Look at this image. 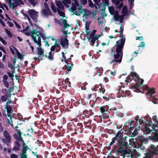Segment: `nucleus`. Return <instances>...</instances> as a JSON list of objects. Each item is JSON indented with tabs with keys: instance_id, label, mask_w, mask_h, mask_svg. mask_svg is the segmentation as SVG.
Masks as SVG:
<instances>
[{
	"instance_id": "1",
	"label": "nucleus",
	"mask_w": 158,
	"mask_h": 158,
	"mask_svg": "<svg viewBox=\"0 0 158 158\" xmlns=\"http://www.w3.org/2000/svg\"><path fill=\"white\" fill-rule=\"evenodd\" d=\"M127 79L128 80L131 79L135 80L137 83L135 85H133L132 88L137 92H140V89L143 88V89L148 90V92L147 93V94L150 96V98L149 99L152 101L153 103L155 104L158 103V102L155 101L157 99L154 96H152V95L155 92L154 89H149L147 86H145L143 88V83L144 80L143 79H140L139 75L137 73L134 72H132L131 74L128 76Z\"/></svg>"
},
{
	"instance_id": "2",
	"label": "nucleus",
	"mask_w": 158,
	"mask_h": 158,
	"mask_svg": "<svg viewBox=\"0 0 158 158\" xmlns=\"http://www.w3.org/2000/svg\"><path fill=\"white\" fill-rule=\"evenodd\" d=\"M125 42V39L123 38L119 41H117L115 45L116 53L114 55V59L110 62V64H112L113 65H115L118 64H120L122 60L123 52L122 49Z\"/></svg>"
},
{
	"instance_id": "3",
	"label": "nucleus",
	"mask_w": 158,
	"mask_h": 158,
	"mask_svg": "<svg viewBox=\"0 0 158 158\" xmlns=\"http://www.w3.org/2000/svg\"><path fill=\"white\" fill-rule=\"evenodd\" d=\"M74 3H72L71 7L69 9V10L73 13V14L79 16L81 14L83 15V17L86 18L90 14V12L86 9H82V6L79 5L77 0L73 1Z\"/></svg>"
},
{
	"instance_id": "4",
	"label": "nucleus",
	"mask_w": 158,
	"mask_h": 158,
	"mask_svg": "<svg viewBox=\"0 0 158 158\" xmlns=\"http://www.w3.org/2000/svg\"><path fill=\"white\" fill-rule=\"evenodd\" d=\"M62 23L64 24L63 31L64 32V35L60 37V42L61 45L62 47L64 48H67L69 46V40L67 39V34H69L70 32V30L71 29V27L69 24L67 23V20L65 19H63Z\"/></svg>"
},
{
	"instance_id": "5",
	"label": "nucleus",
	"mask_w": 158,
	"mask_h": 158,
	"mask_svg": "<svg viewBox=\"0 0 158 158\" xmlns=\"http://www.w3.org/2000/svg\"><path fill=\"white\" fill-rule=\"evenodd\" d=\"M30 30V32H26L25 34L27 35H29L30 34L34 42L39 46L41 45V38L40 35H41L43 32V29L38 26H35L34 30Z\"/></svg>"
},
{
	"instance_id": "6",
	"label": "nucleus",
	"mask_w": 158,
	"mask_h": 158,
	"mask_svg": "<svg viewBox=\"0 0 158 158\" xmlns=\"http://www.w3.org/2000/svg\"><path fill=\"white\" fill-rule=\"evenodd\" d=\"M17 133L19 136L16 134H15L13 135L14 138L18 141H21L23 143V147L22 153L20 154V157L21 158H27V155L26 154V151L29 149L28 147L24 142L23 138L21 136L22 133L19 130H16Z\"/></svg>"
},
{
	"instance_id": "7",
	"label": "nucleus",
	"mask_w": 158,
	"mask_h": 158,
	"mask_svg": "<svg viewBox=\"0 0 158 158\" xmlns=\"http://www.w3.org/2000/svg\"><path fill=\"white\" fill-rule=\"evenodd\" d=\"M118 151L121 153L123 157L127 155V157H131L132 158H138L140 155L136 151H131L128 149L123 150V146H121L118 149Z\"/></svg>"
},
{
	"instance_id": "8",
	"label": "nucleus",
	"mask_w": 158,
	"mask_h": 158,
	"mask_svg": "<svg viewBox=\"0 0 158 158\" xmlns=\"http://www.w3.org/2000/svg\"><path fill=\"white\" fill-rule=\"evenodd\" d=\"M94 2L96 5L101 8L102 10H104L105 7L108 6L109 4V0H93Z\"/></svg>"
},
{
	"instance_id": "9",
	"label": "nucleus",
	"mask_w": 158,
	"mask_h": 158,
	"mask_svg": "<svg viewBox=\"0 0 158 158\" xmlns=\"http://www.w3.org/2000/svg\"><path fill=\"white\" fill-rule=\"evenodd\" d=\"M158 147V145L156 147L154 145L151 144L150 146L151 150L149 153L145 155V157H143V158H151V157L155 155L158 154V150L157 149V148Z\"/></svg>"
},
{
	"instance_id": "10",
	"label": "nucleus",
	"mask_w": 158,
	"mask_h": 158,
	"mask_svg": "<svg viewBox=\"0 0 158 158\" xmlns=\"http://www.w3.org/2000/svg\"><path fill=\"white\" fill-rule=\"evenodd\" d=\"M29 16L34 22H37L39 12L33 9H29L27 11Z\"/></svg>"
},
{
	"instance_id": "11",
	"label": "nucleus",
	"mask_w": 158,
	"mask_h": 158,
	"mask_svg": "<svg viewBox=\"0 0 158 158\" xmlns=\"http://www.w3.org/2000/svg\"><path fill=\"white\" fill-rule=\"evenodd\" d=\"M8 3L10 8L13 9L17 6L19 3L23 4V2L21 0H5Z\"/></svg>"
},
{
	"instance_id": "12",
	"label": "nucleus",
	"mask_w": 158,
	"mask_h": 158,
	"mask_svg": "<svg viewBox=\"0 0 158 158\" xmlns=\"http://www.w3.org/2000/svg\"><path fill=\"white\" fill-rule=\"evenodd\" d=\"M3 134L5 139H2V141L3 143L8 145L9 143L10 142L11 137L9 132L6 131H4L3 132Z\"/></svg>"
},
{
	"instance_id": "13",
	"label": "nucleus",
	"mask_w": 158,
	"mask_h": 158,
	"mask_svg": "<svg viewBox=\"0 0 158 158\" xmlns=\"http://www.w3.org/2000/svg\"><path fill=\"white\" fill-rule=\"evenodd\" d=\"M100 37V35L97 36V35H95L93 33H91L90 36V39H91V41L93 45L94 44V42L96 41L98 38Z\"/></svg>"
},
{
	"instance_id": "14",
	"label": "nucleus",
	"mask_w": 158,
	"mask_h": 158,
	"mask_svg": "<svg viewBox=\"0 0 158 158\" xmlns=\"http://www.w3.org/2000/svg\"><path fill=\"white\" fill-rule=\"evenodd\" d=\"M41 13L42 15L46 17L51 15V12L49 9H43L41 10Z\"/></svg>"
},
{
	"instance_id": "15",
	"label": "nucleus",
	"mask_w": 158,
	"mask_h": 158,
	"mask_svg": "<svg viewBox=\"0 0 158 158\" xmlns=\"http://www.w3.org/2000/svg\"><path fill=\"white\" fill-rule=\"evenodd\" d=\"M114 18L116 21H119L120 23H121L123 22L124 17L122 15H118V12L117 14L114 15Z\"/></svg>"
},
{
	"instance_id": "16",
	"label": "nucleus",
	"mask_w": 158,
	"mask_h": 158,
	"mask_svg": "<svg viewBox=\"0 0 158 158\" xmlns=\"http://www.w3.org/2000/svg\"><path fill=\"white\" fill-rule=\"evenodd\" d=\"M4 110L5 112V113H4L5 115L6 114V113H5L6 112V114L8 116V117H10L11 118V117H10V112L11 110V108L10 106H7L6 107L4 108Z\"/></svg>"
},
{
	"instance_id": "17",
	"label": "nucleus",
	"mask_w": 158,
	"mask_h": 158,
	"mask_svg": "<svg viewBox=\"0 0 158 158\" xmlns=\"http://www.w3.org/2000/svg\"><path fill=\"white\" fill-rule=\"evenodd\" d=\"M15 25L17 28H18V30L22 32H27L28 29V26L27 25L26 27L23 25V29L22 30L20 29V26L17 23H15Z\"/></svg>"
},
{
	"instance_id": "18",
	"label": "nucleus",
	"mask_w": 158,
	"mask_h": 158,
	"mask_svg": "<svg viewBox=\"0 0 158 158\" xmlns=\"http://www.w3.org/2000/svg\"><path fill=\"white\" fill-rule=\"evenodd\" d=\"M108 10L111 15H115L118 12L117 10H115L114 7L112 6H108Z\"/></svg>"
},
{
	"instance_id": "19",
	"label": "nucleus",
	"mask_w": 158,
	"mask_h": 158,
	"mask_svg": "<svg viewBox=\"0 0 158 158\" xmlns=\"http://www.w3.org/2000/svg\"><path fill=\"white\" fill-rule=\"evenodd\" d=\"M122 16L123 17L127 16L128 15L127 8L126 6H124L122 10Z\"/></svg>"
},
{
	"instance_id": "20",
	"label": "nucleus",
	"mask_w": 158,
	"mask_h": 158,
	"mask_svg": "<svg viewBox=\"0 0 158 158\" xmlns=\"http://www.w3.org/2000/svg\"><path fill=\"white\" fill-rule=\"evenodd\" d=\"M21 13L24 16L23 18L24 19H27L30 23H31V20L30 17L28 16V15L23 11V10H22L21 11Z\"/></svg>"
},
{
	"instance_id": "21",
	"label": "nucleus",
	"mask_w": 158,
	"mask_h": 158,
	"mask_svg": "<svg viewBox=\"0 0 158 158\" xmlns=\"http://www.w3.org/2000/svg\"><path fill=\"white\" fill-rule=\"evenodd\" d=\"M56 5L57 6V9H64V6L62 2L59 1H56Z\"/></svg>"
},
{
	"instance_id": "22",
	"label": "nucleus",
	"mask_w": 158,
	"mask_h": 158,
	"mask_svg": "<svg viewBox=\"0 0 158 158\" xmlns=\"http://www.w3.org/2000/svg\"><path fill=\"white\" fill-rule=\"evenodd\" d=\"M41 45L40 46L39 45V47L38 48V55L42 57H43L44 55V51L43 49L41 48V47H40Z\"/></svg>"
},
{
	"instance_id": "23",
	"label": "nucleus",
	"mask_w": 158,
	"mask_h": 158,
	"mask_svg": "<svg viewBox=\"0 0 158 158\" xmlns=\"http://www.w3.org/2000/svg\"><path fill=\"white\" fill-rule=\"evenodd\" d=\"M135 120L137 123H139V124H140V125L144 123V122H146V121L140 119L139 117L138 116H136L135 117Z\"/></svg>"
},
{
	"instance_id": "24",
	"label": "nucleus",
	"mask_w": 158,
	"mask_h": 158,
	"mask_svg": "<svg viewBox=\"0 0 158 158\" xmlns=\"http://www.w3.org/2000/svg\"><path fill=\"white\" fill-rule=\"evenodd\" d=\"M134 122V121H128V122H127L125 123V126L126 127H127L129 129L133 127L132 124Z\"/></svg>"
},
{
	"instance_id": "25",
	"label": "nucleus",
	"mask_w": 158,
	"mask_h": 158,
	"mask_svg": "<svg viewBox=\"0 0 158 158\" xmlns=\"http://www.w3.org/2000/svg\"><path fill=\"white\" fill-rule=\"evenodd\" d=\"M57 11L59 15L60 16L62 17V18L65 17V13L64 12V9H58Z\"/></svg>"
},
{
	"instance_id": "26",
	"label": "nucleus",
	"mask_w": 158,
	"mask_h": 158,
	"mask_svg": "<svg viewBox=\"0 0 158 158\" xmlns=\"http://www.w3.org/2000/svg\"><path fill=\"white\" fill-rule=\"evenodd\" d=\"M10 51L13 55H14L16 52L18 51L17 49L14 47L12 45L10 47Z\"/></svg>"
},
{
	"instance_id": "27",
	"label": "nucleus",
	"mask_w": 158,
	"mask_h": 158,
	"mask_svg": "<svg viewBox=\"0 0 158 158\" xmlns=\"http://www.w3.org/2000/svg\"><path fill=\"white\" fill-rule=\"evenodd\" d=\"M20 145L19 143L17 141H15V145L13 148L14 150L18 151L19 149Z\"/></svg>"
},
{
	"instance_id": "28",
	"label": "nucleus",
	"mask_w": 158,
	"mask_h": 158,
	"mask_svg": "<svg viewBox=\"0 0 158 158\" xmlns=\"http://www.w3.org/2000/svg\"><path fill=\"white\" fill-rule=\"evenodd\" d=\"M88 2L89 4V6L93 8L94 7L96 9H97L98 8L99 6H98L97 5V6L96 5H94L93 3L91 0H88Z\"/></svg>"
},
{
	"instance_id": "29",
	"label": "nucleus",
	"mask_w": 158,
	"mask_h": 158,
	"mask_svg": "<svg viewBox=\"0 0 158 158\" xmlns=\"http://www.w3.org/2000/svg\"><path fill=\"white\" fill-rule=\"evenodd\" d=\"M63 2L65 6L67 7H69V9L70 8V6L67 4H69L71 3L70 0H63Z\"/></svg>"
},
{
	"instance_id": "30",
	"label": "nucleus",
	"mask_w": 158,
	"mask_h": 158,
	"mask_svg": "<svg viewBox=\"0 0 158 158\" xmlns=\"http://www.w3.org/2000/svg\"><path fill=\"white\" fill-rule=\"evenodd\" d=\"M46 56L50 60H52L53 59V55L52 54L51 52H50L48 53V55H46Z\"/></svg>"
},
{
	"instance_id": "31",
	"label": "nucleus",
	"mask_w": 158,
	"mask_h": 158,
	"mask_svg": "<svg viewBox=\"0 0 158 158\" xmlns=\"http://www.w3.org/2000/svg\"><path fill=\"white\" fill-rule=\"evenodd\" d=\"M67 65H66V69L68 71H70L72 69V67L73 65L72 64L68 63H67L66 64Z\"/></svg>"
},
{
	"instance_id": "32",
	"label": "nucleus",
	"mask_w": 158,
	"mask_h": 158,
	"mask_svg": "<svg viewBox=\"0 0 158 158\" xmlns=\"http://www.w3.org/2000/svg\"><path fill=\"white\" fill-rule=\"evenodd\" d=\"M100 85H95L94 86V87L92 88V89L93 91H98L99 88H100Z\"/></svg>"
},
{
	"instance_id": "33",
	"label": "nucleus",
	"mask_w": 158,
	"mask_h": 158,
	"mask_svg": "<svg viewBox=\"0 0 158 158\" xmlns=\"http://www.w3.org/2000/svg\"><path fill=\"white\" fill-rule=\"evenodd\" d=\"M153 120L154 122L156 123L154 125L157 124V126H158V121L157 119V117L156 115H155L153 116L152 117Z\"/></svg>"
},
{
	"instance_id": "34",
	"label": "nucleus",
	"mask_w": 158,
	"mask_h": 158,
	"mask_svg": "<svg viewBox=\"0 0 158 158\" xmlns=\"http://www.w3.org/2000/svg\"><path fill=\"white\" fill-rule=\"evenodd\" d=\"M29 1L33 6H35L37 4L36 0H30Z\"/></svg>"
},
{
	"instance_id": "35",
	"label": "nucleus",
	"mask_w": 158,
	"mask_h": 158,
	"mask_svg": "<svg viewBox=\"0 0 158 158\" xmlns=\"http://www.w3.org/2000/svg\"><path fill=\"white\" fill-rule=\"evenodd\" d=\"M51 8L52 11L56 13V12L57 10L55 5L53 3H51Z\"/></svg>"
},
{
	"instance_id": "36",
	"label": "nucleus",
	"mask_w": 158,
	"mask_h": 158,
	"mask_svg": "<svg viewBox=\"0 0 158 158\" xmlns=\"http://www.w3.org/2000/svg\"><path fill=\"white\" fill-rule=\"evenodd\" d=\"M7 96L6 95L2 96L1 97L2 101L3 102L6 101L7 100Z\"/></svg>"
},
{
	"instance_id": "37",
	"label": "nucleus",
	"mask_w": 158,
	"mask_h": 158,
	"mask_svg": "<svg viewBox=\"0 0 158 158\" xmlns=\"http://www.w3.org/2000/svg\"><path fill=\"white\" fill-rule=\"evenodd\" d=\"M102 116L103 118H106L108 117V115L106 113H104L102 114Z\"/></svg>"
},
{
	"instance_id": "38",
	"label": "nucleus",
	"mask_w": 158,
	"mask_h": 158,
	"mask_svg": "<svg viewBox=\"0 0 158 158\" xmlns=\"http://www.w3.org/2000/svg\"><path fill=\"white\" fill-rule=\"evenodd\" d=\"M96 69L97 71H98V73H102L103 69L102 68H97Z\"/></svg>"
},
{
	"instance_id": "39",
	"label": "nucleus",
	"mask_w": 158,
	"mask_h": 158,
	"mask_svg": "<svg viewBox=\"0 0 158 158\" xmlns=\"http://www.w3.org/2000/svg\"><path fill=\"white\" fill-rule=\"evenodd\" d=\"M99 90L100 93H102V94H103L105 91V89L102 88L101 86H100V88H99Z\"/></svg>"
},
{
	"instance_id": "40",
	"label": "nucleus",
	"mask_w": 158,
	"mask_h": 158,
	"mask_svg": "<svg viewBox=\"0 0 158 158\" xmlns=\"http://www.w3.org/2000/svg\"><path fill=\"white\" fill-rule=\"evenodd\" d=\"M105 107H101L100 108V110L101 113H104L105 112Z\"/></svg>"
},
{
	"instance_id": "41",
	"label": "nucleus",
	"mask_w": 158,
	"mask_h": 158,
	"mask_svg": "<svg viewBox=\"0 0 158 158\" xmlns=\"http://www.w3.org/2000/svg\"><path fill=\"white\" fill-rule=\"evenodd\" d=\"M6 33L9 36V37H11L12 36V35L10 32L7 29L5 30Z\"/></svg>"
},
{
	"instance_id": "42",
	"label": "nucleus",
	"mask_w": 158,
	"mask_h": 158,
	"mask_svg": "<svg viewBox=\"0 0 158 158\" xmlns=\"http://www.w3.org/2000/svg\"><path fill=\"white\" fill-rule=\"evenodd\" d=\"M16 55L17 56L18 58H21V56L20 53L18 51L16 52Z\"/></svg>"
},
{
	"instance_id": "43",
	"label": "nucleus",
	"mask_w": 158,
	"mask_h": 158,
	"mask_svg": "<svg viewBox=\"0 0 158 158\" xmlns=\"http://www.w3.org/2000/svg\"><path fill=\"white\" fill-rule=\"evenodd\" d=\"M0 41L2 42V43L4 45H6V41L0 36Z\"/></svg>"
},
{
	"instance_id": "44",
	"label": "nucleus",
	"mask_w": 158,
	"mask_h": 158,
	"mask_svg": "<svg viewBox=\"0 0 158 158\" xmlns=\"http://www.w3.org/2000/svg\"><path fill=\"white\" fill-rule=\"evenodd\" d=\"M3 81L5 86L7 88L8 87L9 85L8 82L6 81Z\"/></svg>"
},
{
	"instance_id": "45",
	"label": "nucleus",
	"mask_w": 158,
	"mask_h": 158,
	"mask_svg": "<svg viewBox=\"0 0 158 158\" xmlns=\"http://www.w3.org/2000/svg\"><path fill=\"white\" fill-rule=\"evenodd\" d=\"M10 117H11V118H10V119H8L7 123L10 124H12L13 123V122L11 120V119L12 118V116L11 115H10Z\"/></svg>"
},
{
	"instance_id": "46",
	"label": "nucleus",
	"mask_w": 158,
	"mask_h": 158,
	"mask_svg": "<svg viewBox=\"0 0 158 158\" xmlns=\"http://www.w3.org/2000/svg\"><path fill=\"white\" fill-rule=\"evenodd\" d=\"M130 3V7L131 8L133 6V3L134 2V0H128Z\"/></svg>"
},
{
	"instance_id": "47",
	"label": "nucleus",
	"mask_w": 158,
	"mask_h": 158,
	"mask_svg": "<svg viewBox=\"0 0 158 158\" xmlns=\"http://www.w3.org/2000/svg\"><path fill=\"white\" fill-rule=\"evenodd\" d=\"M87 2V0H81V2L82 5H85L86 3Z\"/></svg>"
},
{
	"instance_id": "48",
	"label": "nucleus",
	"mask_w": 158,
	"mask_h": 158,
	"mask_svg": "<svg viewBox=\"0 0 158 158\" xmlns=\"http://www.w3.org/2000/svg\"><path fill=\"white\" fill-rule=\"evenodd\" d=\"M10 158H18V156L16 154H13L10 156Z\"/></svg>"
},
{
	"instance_id": "49",
	"label": "nucleus",
	"mask_w": 158,
	"mask_h": 158,
	"mask_svg": "<svg viewBox=\"0 0 158 158\" xmlns=\"http://www.w3.org/2000/svg\"><path fill=\"white\" fill-rule=\"evenodd\" d=\"M7 23L8 24V25L10 27H12L13 26V23L11 22H9V21H7Z\"/></svg>"
},
{
	"instance_id": "50",
	"label": "nucleus",
	"mask_w": 158,
	"mask_h": 158,
	"mask_svg": "<svg viewBox=\"0 0 158 158\" xmlns=\"http://www.w3.org/2000/svg\"><path fill=\"white\" fill-rule=\"evenodd\" d=\"M44 6L45 8V9H49L48 7V4L47 2H45L44 3Z\"/></svg>"
},
{
	"instance_id": "51",
	"label": "nucleus",
	"mask_w": 158,
	"mask_h": 158,
	"mask_svg": "<svg viewBox=\"0 0 158 158\" xmlns=\"http://www.w3.org/2000/svg\"><path fill=\"white\" fill-rule=\"evenodd\" d=\"M69 81V79L68 78H66V79L65 80L64 82L65 83L66 82L67 84L69 85V84L70 82Z\"/></svg>"
},
{
	"instance_id": "52",
	"label": "nucleus",
	"mask_w": 158,
	"mask_h": 158,
	"mask_svg": "<svg viewBox=\"0 0 158 158\" xmlns=\"http://www.w3.org/2000/svg\"><path fill=\"white\" fill-rule=\"evenodd\" d=\"M145 46V44L144 42H141V44L140 45V46H139V47H140V46H141V47L143 48Z\"/></svg>"
},
{
	"instance_id": "53",
	"label": "nucleus",
	"mask_w": 158,
	"mask_h": 158,
	"mask_svg": "<svg viewBox=\"0 0 158 158\" xmlns=\"http://www.w3.org/2000/svg\"><path fill=\"white\" fill-rule=\"evenodd\" d=\"M55 48H56L55 46L53 45V46H52L51 48V52L54 51L55 49Z\"/></svg>"
},
{
	"instance_id": "54",
	"label": "nucleus",
	"mask_w": 158,
	"mask_h": 158,
	"mask_svg": "<svg viewBox=\"0 0 158 158\" xmlns=\"http://www.w3.org/2000/svg\"><path fill=\"white\" fill-rule=\"evenodd\" d=\"M3 130V128L1 123H0V132H2Z\"/></svg>"
},
{
	"instance_id": "55",
	"label": "nucleus",
	"mask_w": 158,
	"mask_h": 158,
	"mask_svg": "<svg viewBox=\"0 0 158 158\" xmlns=\"http://www.w3.org/2000/svg\"><path fill=\"white\" fill-rule=\"evenodd\" d=\"M8 75L9 76V77H13L14 76V75H13V74L9 72L8 73Z\"/></svg>"
},
{
	"instance_id": "56",
	"label": "nucleus",
	"mask_w": 158,
	"mask_h": 158,
	"mask_svg": "<svg viewBox=\"0 0 158 158\" xmlns=\"http://www.w3.org/2000/svg\"><path fill=\"white\" fill-rule=\"evenodd\" d=\"M8 76L6 75H4L3 77V81H6L7 80V79L8 78Z\"/></svg>"
},
{
	"instance_id": "57",
	"label": "nucleus",
	"mask_w": 158,
	"mask_h": 158,
	"mask_svg": "<svg viewBox=\"0 0 158 158\" xmlns=\"http://www.w3.org/2000/svg\"><path fill=\"white\" fill-rule=\"evenodd\" d=\"M112 1L116 5H117L118 4V1H117L115 0H112Z\"/></svg>"
},
{
	"instance_id": "58",
	"label": "nucleus",
	"mask_w": 158,
	"mask_h": 158,
	"mask_svg": "<svg viewBox=\"0 0 158 158\" xmlns=\"http://www.w3.org/2000/svg\"><path fill=\"white\" fill-rule=\"evenodd\" d=\"M0 23L4 27L5 26V25L3 21L0 19Z\"/></svg>"
},
{
	"instance_id": "59",
	"label": "nucleus",
	"mask_w": 158,
	"mask_h": 158,
	"mask_svg": "<svg viewBox=\"0 0 158 158\" xmlns=\"http://www.w3.org/2000/svg\"><path fill=\"white\" fill-rule=\"evenodd\" d=\"M110 73L111 75L114 76L116 74V72L115 71H114V72H112V71H110Z\"/></svg>"
},
{
	"instance_id": "60",
	"label": "nucleus",
	"mask_w": 158,
	"mask_h": 158,
	"mask_svg": "<svg viewBox=\"0 0 158 158\" xmlns=\"http://www.w3.org/2000/svg\"><path fill=\"white\" fill-rule=\"evenodd\" d=\"M114 142V140L112 139V141L110 143V146H111L113 144Z\"/></svg>"
},
{
	"instance_id": "61",
	"label": "nucleus",
	"mask_w": 158,
	"mask_h": 158,
	"mask_svg": "<svg viewBox=\"0 0 158 158\" xmlns=\"http://www.w3.org/2000/svg\"><path fill=\"white\" fill-rule=\"evenodd\" d=\"M0 50H1L2 51L4 52L5 53L6 51H5V50L3 49V48L2 47H0Z\"/></svg>"
},
{
	"instance_id": "62",
	"label": "nucleus",
	"mask_w": 158,
	"mask_h": 158,
	"mask_svg": "<svg viewBox=\"0 0 158 158\" xmlns=\"http://www.w3.org/2000/svg\"><path fill=\"white\" fill-rule=\"evenodd\" d=\"M86 32V35H88L89 34V29L85 30Z\"/></svg>"
},
{
	"instance_id": "63",
	"label": "nucleus",
	"mask_w": 158,
	"mask_h": 158,
	"mask_svg": "<svg viewBox=\"0 0 158 158\" xmlns=\"http://www.w3.org/2000/svg\"><path fill=\"white\" fill-rule=\"evenodd\" d=\"M4 67V65L1 62H0V68H2Z\"/></svg>"
},
{
	"instance_id": "64",
	"label": "nucleus",
	"mask_w": 158,
	"mask_h": 158,
	"mask_svg": "<svg viewBox=\"0 0 158 158\" xmlns=\"http://www.w3.org/2000/svg\"><path fill=\"white\" fill-rule=\"evenodd\" d=\"M136 39L137 40H143V37H137Z\"/></svg>"
}]
</instances>
